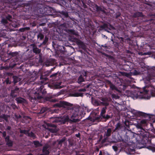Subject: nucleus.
<instances>
[{
  "instance_id": "obj_1",
  "label": "nucleus",
  "mask_w": 155,
  "mask_h": 155,
  "mask_svg": "<svg viewBox=\"0 0 155 155\" xmlns=\"http://www.w3.org/2000/svg\"><path fill=\"white\" fill-rule=\"evenodd\" d=\"M53 106L56 107H62L67 110L72 109L73 113L70 118L66 117L63 121V124H68V122L70 123L78 122L84 117L85 111L89 112L91 111L87 106H85L84 104L81 107L77 105L73 106L72 104L64 101L54 104Z\"/></svg>"
},
{
  "instance_id": "obj_2",
  "label": "nucleus",
  "mask_w": 155,
  "mask_h": 155,
  "mask_svg": "<svg viewBox=\"0 0 155 155\" xmlns=\"http://www.w3.org/2000/svg\"><path fill=\"white\" fill-rule=\"evenodd\" d=\"M136 142L139 144L147 146L151 143V138L149 137V134L148 132L142 129L137 134L134 135Z\"/></svg>"
},
{
  "instance_id": "obj_3",
  "label": "nucleus",
  "mask_w": 155,
  "mask_h": 155,
  "mask_svg": "<svg viewBox=\"0 0 155 155\" xmlns=\"http://www.w3.org/2000/svg\"><path fill=\"white\" fill-rule=\"evenodd\" d=\"M70 3L67 2L64 0H61L59 2V4L61 6L67 9L70 6L71 8L74 7L75 5L77 6L84 8H87V6L84 1L80 0H71Z\"/></svg>"
},
{
  "instance_id": "obj_4",
  "label": "nucleus",
  "mask_w": 155,
  "mask_h": 155,
  "mask_svg": "<svg viewBox=\"0 0 155 155\" xmlns=\"http://www.w3.org/2000/svg\"><path fill=\"white\" fill-rule=\"evenodd\" d=\"M45 0H31V9L34 12V13L37 14L36 13H43V9H45Z\"/></svg>"
},
{
  "instance_id": "obj_5",
  "label": "nucleus",
  "mask_w": 155,
  "mask_h": 155,
  "mask_svg": "<svg viewBox=\"0 0 155 155\" xmlns=\"http://www.w3.org/2000/svg\"><path fill=\"white\" fill-rule=\"evenodd\" d=\"M103 102V104L105 106L102 108L100 114V116L97 117L96 119L98 121H101L102 119H104V121L105 122L107 120L110 118V115L107 114H105L106 112L107 109L106 106L109 105V100L107 98H103L101 100Z\"/></svg>"
},
{
  "instance_id": "obj_6",
  "label": "nucleus",
  "mask_w": 155,
  "mask_h": 155,
  "mask_svg": "<svg viewBox=\"0 0 155 155\" xmlns=\"http://www.w3.org/2000/svg\"><path fill=\"white\" fill-rule=\"evenodd\" d=\"M135 113L139 116H143V117L147 118L148 120H153V123L155 122V115L147 114L138 111H135Z\"/></svg>"
},
{
  "instance_id": "obj_7",
  "label": "nucleus",
  "mask_w": 155,
  "mask_h": 155,
  "mask_svg": "<svg viewBox=\"0 0 155 155\" xmlns=\"http://www.w3.org/2000/svg\"><path fill=\"white\" fill-rule=\"evenodd\" d=\"M0 134H2V137L4 138L6 145L8 147H12L13 145V142L11 139H10V137L9 135L6 136V132L5 131L2 132L0 131Z\"/></svg>"
},
{
  "instance_id": "obj_8",
  "label": "nucleus",
  "mask_w": 155,
  "mask_h": 155,
  "mask_svg": "<svg viewBox=\"0 0 155 155\" xmlns=\"http://www.w3.org/2000/svg\"><path fill=\"white\" fill-rule=\"evenodd\" d=\"M42 93L40 91H35L29 96V100L31 101L34 100H40L42 98Z\"/></svg>"
},
{
  "instance_id": "obj_9",
  "label": "nucleus",
  "mask_w": 155,
  "mask_h": 155,
  "mask_svg": "<svg viewBox=\"0 0 155 155\" xmlns=\"http://www.w3.org/2000/svg\"><path fill=\"white\" fill-rule=\"evenodd\" d=\"M47 129L52 133H56L58 131L57 129V125L56 124L51 123H47Z\"/></svg>"
},
{
  "instance_id": "obj_10",
  "label": "nucleus",
  "mask_w": 155,
  "mask_h": 155,
  "mask_svg": "<svg viewBox=\"0 0 155 155\" xmlns=\"http://www.w3.org/2000/svg\"><path fill=\"white\" fill-rule=\"evenodd\" d=\"M20 89L17 86L15 87L11 90V96L13 98H14L18 96L19 95Z\"/></svg>"
},
{
  "instance_id": "obj_11",
  "label": "nucleus",
  "mask_w": 155,
  "mask_h": 155,
  "mask_svg": "<svg viewBox=\"0 0 155 155\" xmlns=\"http://www.w3.org/2000/svg\"><path fill=\"white\" fill-rule=\"evenodd\" d=\"M30 48L32 49L33 52L36 54H38L41 53V50L37 47V46L35 43L31 44L30 45Z\"/></svg>"
},
{
  "instance_id": "obj_12",
  "label": "nucleus",
  "mask_w": 155,
  "mask_h": 155,
  "mask_svg": "<svg viewBox=\"0 0 155 155\" xmlns=\"http://www.w3.org/2000/svg\"><path fill=\"white\" fill-rule=\"evenodd\" d=\"M86 91V89L85 88H80L78 90V92L74 93L73 94V96L74 97H83V94L81 92H84Z\"/></svg>"
},
{
  "instance_id": "obj_13",
  "label": "nucleus",
  "mask_w": 155,
  "mask_h": 155,
  "mask_svg": "<svg viewBox=\"0 0 155 155\" xmlns=\"http://www.w3.org/2000/svg\"><path fill=\"white\" fill-rule=\"evenodd\" d=\"M76 43L80 48L84 50L86 49V46L84 42L80 40L77 39L76 40Z\"/></svg>"
},
{
  "instance_id": "obj_14",
  "label": "nucleus",
  "mask_w": 155,
  "mask_h": 155,
  "mask_svg": "<svg viewBox=\"0 0 155 155\" xmlns=\"http://www.w3.org/2000/svg\"><path fill=\"white\" fill-rule=\"evenodd\" d=\"M106 83L109 85L110 88L112 90H115L119 92V91L114 85L109 80L106 81Z\"/></svg>"
},
{
  "instance_id": "obj_15",
  "label": "nucleus",
  "mask_w": 155,
  "mask_h": 155,
  "mask_svg": "<svg viewBox=\"0 0 155 155\" xmlns=\"http://www.w3.org/2000/svg\"><path fill=\"white\" fill-rule=\"evenodd\" d=\"M8 116L0 113V122H2L5 120L6 122L8 121Z\"/></svg>"
},
{
  "instance_id": "obj_16",
  "label": "nucleus",
  "mask_w": 155,
  "mask_h": 155,
  "mask_svg": "<svg viewBox=\"0 0 155 155\" xmlns=\"http://www.w3.org/2000/svg\"><path fill=\"white\" fill-rule=\"evenodd\" d=\"M49 147V146L48 144L45 145L44 146L42 150L43 153L47 155H48L50 153L48 149Z\"/></svg>"
},
{
  "instance_id": "obj_17",
  "label": "nucleus",
  "mask_w": 155,
  "mask_h": 155,
  "mask_svg": "<svg viewBox=\"0 0 155 155\" xmlns=\"http://www.w3.org/2000/svg\"><path fill=\"white\" fill-rule=\"evenodd\" d=\"M112 133L111 128H108L106 131H105L104 137H106L109 138L111 136Z\"/></svg>"
},
{
  "instance_id": "obj_18",
  "label": "nucleus",
  "mask_w": 155,
  "mask_h": 155,
  "mask_svg": "<svg viewBox=\"0 0 155 155\" xmlns=\"http://www.w3.org/2000/svg\"><path fill=\"white\" fill-rule=\"evenodd\" d=\"M115 128L113 132H118L121 130L124 127L121 125L120 123H117L115 125Z\"/></svg>"
},
{
  "instance_id": "obj_19",
  "label": "nucleus",
  "mask_w": 155,
  "mask_h": 155,
  "mask_svg": "<svg viewBox=\"0 0 155 155\" xmlns=\"http://www.w3.org/2000/svg\"><path fill=\"white\" fill-rule=\"evenodd\" d=\"M108 137H104V138L102 140L101 142L100 145L101 147H104L107 146L108 145V144L105 143V142L108 140Z\"/></svg>"
},
{
  "instance_id": "obj_20",
  "label": "nucleus",
  "mask_w": 155,
  "mask_h": 155,
  "mask_svg": "<svg viewBox=\"0 0 155 155\" xmlns=\"http://www.w3.org/2000/svg\"><path fill=\"white\" fill-rule=\"evenodd\" d=\"M15 100L18 104H24L26 102V100L21 97H17L15 99Z\"/></svg>"
},
{
  "instance_id": "obj_21",
  "label": "nucleus",
  "mask_w": 155,
  "mask_h": 155,
  "mask_svg": "<svg viewBox=\"0 0 155 155\" xmlns=\"http://www.w3.org/2000/svg\"><path fill=\"white\" fill-rule=\"evenodd\" d=\"M45 100L46 101L53 103L56 102L57 101L56 99L53 98L51 96L46 97L45 98Z\"/></svg>"
},
{
  "instance_id": "obj_22",
  "label": "nucleus",
  "mask_w": 155,
  "mask_h": 155,
  "mask_svg": "<svg viewBox=\"0 0 155 155\" xmlns=\"http://www.w3.org/2000/svg\"><path fill=\"white\" fill-rule=\"evenodd\" d=\"M94 9L97 12H104V10L100 6H98L97 5H95L94 7Z\"/></svg>"
},
{
  "instance_id": "obj_23",
  "label": "nucleus",
  "mask_w": 155,
  "mask_h": 155,
  "mask_svg": "<svg viewBox=\"0 0 155 155\" xmlns=\"http://www.w3.org/2000/svg\"><path fill=\"white\" fill-rule=\"evenodd\" d=\"M142 93V92H140L138 91H136L134 94V97L136 98H143V97H140V94Z\"/></svg>"
},
{
  "instance_id": "obj_24",
  "label": "nucleus",
  "mask_w": 155,
  "mask_h": 155,
  "mask_svg": "<svg viewBox=\"0 0 155 155\" xmlns=\"http://www.w3.org/2000/svg\"><path fill=\"white\" fill-rule=\"evenodd\" d=\"M7 54L8 56L11 58L12 57H16L18 54V53L17 51L12 52L10 51L9 52L7 53Z\"/></svg>"
},
{
  "instance_id": "obj_25",
  "label": "nucleus",
  "mask_w": 155,
  "mask_h": 155,
  "mask_svg": "<svg viewBox=\"0 0 155 155\" xmlns=\"http://www.w3.org/2000/svg\"><path fill=\"white\" fill-rule=\"evenodd\" d=\"M133 16L135 18L143 17V15L142 12H137L134 13Z\"/></svg>"
},
{
  "instance_id": "obj_26",
  "label": "nucleus",
  "mask_w": 155,
  "mask_h": 155,
  "mask_svg": "<svg viewBox=\"0 0 155 155\" xmlns=\"http://www.w3.org/2000/svg\"><path fill=\"white\" fill-rule=\"evenodd\" d=\"M48 37L45 36L43 42L38 46L39 47H41L43 45H45L48 41Z\"/></svg>"
},
{
  "instance_id": "obj_27",
  "label": "nucleus",
  "mask_w": 155,
  "mask_h": 155,
  "mask_svg": "<svg viewBox=\"0 0 155 155\" xmlns=\"http://www.w3.org/2000/svg\"><path fill=\"white\" fill-rule=\"evenodd\" d=\"M61 15V16L62 17V18H67L69 17L68 13L66 12L62 11L60 13Z\"/></svg>"
},
{
  "instance_id": "obj_28",
  "label": "nucleus",
  "mask_w": 155,
  "mask_h": 155,
  "mask_svg": "<svg viewBox=\"0 0 155 155\" xmlns=\"http://www.w3.org/2000/svg\"><path fill=\"white\" fill-rule=\"evenodd\" d=\"M136 111V110H134V111H133V112L134 114L136 115V116H137V117H143L144 118V117H142V116H139L138 115H137L135 113V111ZM145 118V117H144ZM145 118L146 119V120H141L140 121V122L142 124H146L147 123V121H146V120H152V121L153 122V120H150V119H147V118Z\"/></svg>"
},
{
  "instance_id": "obj_29",
  "label": "nucleus",
  "mask_w": 155,
  "mask_h": 155,
  "mask_svg": "<svg viewBox=\"0 0 155 155\" xmlns=\"http://www.w3.org/2000/svg\"><path fill=\"white\" fill-rule=\"evenodd\" d=\"M12 79L14 84L17 83L21 80L18 77L14 75L12 77Z\"/></svg>"
},
{
  "instance_id": "obj_30",
  "label": "nucleus",
  "mask_w": 155,
  "mask_h": 155,
  "mask_svg": "<svg viewBox=\"0 0 155 155\" xmlns=\"http://www.w3.org/2000/svg\"><path fill=\"white\" fill-rule=\"evenodd\" d=\"M85 81L84 78L82 75L81 74L78 77L77 82L78 83H81Z\"/></svg>"
},
{
  "instance_id": "obj_31",
  "label": "nucleus",
  "mask_w": 155,
  "mask_h": 155,
  "mask_svg": "<svg viewBox=\"0 0 155 155\" xmlns=\"http://www.w3.org/2000/svg\"><path fill=\"white\" fill-rule=\"evenodd\" d=\"M44 35L41 33H39L37 35L38 39L39 41H42L44 39Z\"/></svg>"
},
{
  "instance_id": "obj_32",
  "label": "nucleus",
  "mask_w": 155,
  "mask_h": 155,
  "mask_svg": "<svg viewBox=\"0 0 155 155\" xmlns=\"http://www.w3.org/2000/svg\"><path fill=\"white\" fill-rule=\"evenodd\" d=\"M50 121L53 123H58L60 122V120L58 118L51 117L50 118Z\"/></svg>"
},
{
  "instance_id": "obj_33",
  "label": "nucleus",
  "mask_w": 155,
  "mask_h": 155,
  "mask_svg": "<svg viewBox=\"0 0 155 155\" xmlns=\"http://www.w3.org/2000/svg\"><path fill=\"white\" fill-rule=\"evenodd\" d=\"M27 135L28 136L32 137L34 139H35L36 137L35 134L32 131L30 133L29 130H28Z\"/></svg>"
},
{
  "instance_id": "obj_34",
  "label": "nucleus",
  "mask_w": 155,
  "mask_h": 155,
  "mask_svg": "<svg viewBox=\"0 0 155 155\" xmlns=\"http://www.w3.org/2000/svg\"><path fill=\"white\" fill-rule=\"evenodd\" d=\"M124 125L127 127H129V125L130 123V122L127 119H125L124 121H123Z\"/></svg>"
},
{
  "instance_id": "obj_35",
  "label": "nucleus",
  "mask_w": 155,
  "mask_h": 155,
  "mask_svg": "<svg viewBox=\"0 0 155 155\" xmlns=\"http://www.w3.org/2000/svg\"><path fill=\"white\" fill-rule=\"evenodd\" d=\"M28 55L27 57V59L28 60H31L34 57V55L32 54V52L31 51H29L28 54Z\"/></svg>"
},
{
  "instance_id": "obj_36",
  "label": "nucleus",
  "mask_w": 155,
  "mask_h": 155,
  "mask_svg": "<svg viewBox=\"0 0 155 155\" xmlns=\"http://www.w3.org/2000/svg\"><path fill=\"white\" fill-rule=\"evenodd\" d=\"M1 22L4 25H5L8 24V22L7 20L5 18H2Z\"/></svg>"
},
{
  "instance_id": "obj_37",
  "label": "nucleus",
  "mask_w": 155,
  "mask_h": 155,
  "mask_svg": "<svg viewBox=\"0 0 155 155\" xmlns=\"http://www.w3.org/2000/svg\"><path fill=\"white\" fill-rule=\"evenodd\" d=\"M30 29V28L29 27H25L20 28L19 29V31L20 32H23L26 31Z\"/></svg>"
},
{
  "instance_id": "obj_38",
  "label": "nucleus",
  "mask_w": 155,
  "mask_h": 155,
  "mask_svg": "<svg viewBox=\"0 0 155 155\" xmlns=\"http://www.w3.org/2000/svg\"><path fill=\"white\" fill-rule=\"evenodd\" d=\"M60 49V51L61 53L64 54L65 52H67V50L65 47L64 46H61Z\"/></svg>"
},
{
  "instance_id": "obj_39",
  "label": "nucleus",
  "mask_w": 155,
  "mask_h": 155,
  "mask_svg": "<svg viewBox=\"0 0 155 155\" xmlns=\"http://www.w3.org/2000/svg\"><path fill=\"white\" fill-rule=\"evenodd\" d=\"M33 142L36 147H38L41 146V144L38 141H34Z\"/></svg>"
},
{
  "instance_id": "obj_40",
  "label": "nucleus",
  "mask_w": 155,
  "mask_h": 155,
  "mask_svg": "<svg viewBox=\"0 0 155 155\" xmlns=\"http://www.w3.org/2000/svg\"><path fill=\"white\" fill-rule=\"evenodd\" d=\"M8 68V66L7 65H5V66H3V65L1 64V66L0 67V70H2L4 69H7Z\"/></svg>"
},
{
  "instance_id": "obj_41",
  "label": "nucleus",
  "mask_w": 155,
  "mask_h": 155,
  "mask_svg": "<svg viewBox=\"0 0 155 155\" xmlns=\"http://www.w3.org/2000/svg\"><path fill=\"white\" fill-rule=\"evenodd\" d=\"M28 130H20V132L21 133L23 134L27 135Z\"/></svg>"
},
{
  "instance_id": "obj_42",
  "label": "nucleus",
  "mask_w": 155,
  "mask_h": 155,
  "mask_svg": "<svg viewBox=\"0 0 155 155\" xmlns=\"http://www.w3.org/2000/svg\"><path fill=\"white\" fill-rule=\"evenodd\" d=\"M5 18L7 21H12V17L10 15H8L7 16H6Z\"/></svg>"
},
{
  "instance_id": "obj_43",
  "label": "nucleus",
  "mask_w": 155,
  "mask_h": 155,
  "mask_svg": "<svg viewBox=\"0 0 155 155\" xmlns=\"http://www.w3.org/2000/svg\"><path fill=\"white\" fill-rule=\"evenodd\" d=\"M107 27V25L106 24H104L100 26V28L102 29H106Z\"/></svg>"
},
{
  "instance_id": "obj_44",
  "label": "nucleus",
  "mask_w": 155,
  "mask_h": 155,
  "mask_svg": "<svg viewBox=\"0 0 155 155\" xmlns=\"http://www.w3.org/2000/svg\"><path fill=\"white\" fill-rule=\"evenodd\" d=\"M60 84V83L59 84H55L54 85V86L56 89L61 88L63 87L61 86Z\"/></svg>"
},
{
  "instance_id": "obj_45",
  "label": "nucleus",
  "mask_w": 155,
  "mask_h": 155,
  "mask_svg": "<svg viewBox=\"0 0 155 155\" xmlns=\"http://www.w3.org/2000/svg\"><path fill=\"white\" fill-rule=\"evenodd\" d=\"M16 64L14 62L13 63H11L9 64V67L10 68H13L16 65Z\"/></svg>"
},
{
  "instance_id": "obj_46",
  "label": "nucleus",
  "mask_w": 155,
  "mask_h": 155,
  "mask_svg": "<svg viewBox=\"0 0 155 155\" xmlns=\"http://www.w3.org/2000/svg\"><path fill=\"white\" fill-rule=\"evenodd\" d=\"M70 34L73 35H76L75 31L73 29H70L68 30Z\"/></svg>"
},
{
  "instance_id": "obj_47",
  "label": "nucleus",
  "mask_w": 155,
  "mask_h": 155,
  "mask_svg": "<svg viewBox=\"0 0 155 155\" xmlns=\"http://www.w3.org/2000/svg\"><path fill=\"white\" fill-rule=\"evenodd\" d=\"M111 97L113 98H114L116 99H119V97L118 96L114 94H112L111 95Z\"/></svg>"
},
{
  "instance_id": "obj_48",
  "label": "nucleus",
  "mask_w": 155,
  "mask_h": 155,
  "mask_svg": "<svg viewBox=\"0 0 155 155\" xmlns=\"http://www.w3.org/2000/svg\"><path fill=\"white\" fill-rule=\"evenodd\" d=\"M46 110V109L45 108V107H43L41 109L40 113L41 114L43 113H44Z\"/></svg>"
},
{
  "instance_id": "obj_49",
  "label": "nucleus",
  "mask_w": 155,
  "mask_h": 155,
  "mask_svg": "<svg viewBox=\"0 0 155 155\" xmlns=\"http://www.w3.org/2000/svg\"><path fill=\"white\" fill-rule=\"evenodd\" d=\"M65 141V139L63 138H62L61 140H60L58 142V144L59 145H61L62 143L64 142Z\"/></svg>"
},
{
  "instance_id": "obj_50",
  "label": "nucleus",
  "mask_w": 155,
  "mask_h": 155,
  "mask_svg": "<svg viewBox=\"0 0 155 155\" xmlns=\"http://www.w3.org/2000/svg\"><path fill=\"white\" fill-rule=\"evenodd\" d=\"M5 82L7 84H10L11 83L8 78L6 79L5 81Z\"/></svg>"
},
{
  "instance_id": "obj_51",
  "label": "nucleus",
  "mask_w": 155,
  "mask_h": 155,
  "mask_svg": "<svg viewBox=\"0 0 155 155\" xmlns=\"http://www.w3.org/2000/svg\"><path fill=\"white\" fill-rule=\"evenodd\" d=\"M12 25L13 27L15 28H17L19 26V25L15 24V23H13Z\"/></svg>"
},
{
  "instance_id": "obj_52",
  "label": "nucleus",
  "mask_w": 155,
  "mask_h": 155,
  "mask_svg": "<svg viewBox=\"0 0 155 155\" xmlns=\"http://www.w3.org/2000/svg\"><path fill=\"white\" fill-rule=\"evenodd\" d=\"M58 75V72L53 74L50 75V77L52 78L53 77H55Z\"/></svg>"
},
{
  "instance_id": "obj_53",
  "label": "nucleus",
  "mask_w": 155,
  "mask_h": 155,
  "mask_svg": "<svg viewBox=\"0 0 155 155\" xmlns=\"http://www.w3.org/2000/svg\"><path fill=\"white\" fill-rule=\"evenodd\" d=\"M134 74L135 75H139L140 73L139 72H138V71H137L136 70H135L134 71Z\"/></svg>"
},
{
  "instance_id": "obj_54",
  "label": "nucleus",
  "mask_w": 155,
  "mask_h": 155,
  "mask_svg": "<svg viewBox=\"0 0 155 155\" xmlns=\"http://www.w3.org/2000/svg\"><path fill=\"white\" fill-rule=\"evenodd\" d=\"M113 149V150L115 151H117L118 148L116 146H113L112 147Z\"/></svg>"
},
{
  "instance_id": "obj_55",
  "label": "nucleus",
  "mask_w": 155,
  "mask_h": 155,
  "mask_svg": "<svg viewBox=\"0 0 155 155\" xmlns=\"http://www.w3.org/2000/svg\"><path fill=\"white\" fill-rule=\"evenodd\" d=\"M146 87H143V91L146 94H147L148 92V91L146 90Z\"/></svg>"
},
{
  "instance_id": "obj_56",
  "label": "nucleus",
  "mask_w": 155,
  "mask_h": 155,
  "mask_svg": "<svg viewBox=\"0 0 155 155\" xmlns=\"http://www.w3.org/2000/svg\"><path fill=\"white\" fill-rule=\"evenodd\" d=\"M40 79H44V80L45 81H46L47 80V78L46 77H45L44 78H43L42 75H41V77H40Z\"/></svg>"
},
{
  "instance_id": "obj_57",
  "label": "nucleus",
  "mask_w": 155,
  "mask_h": 155,
  "mask_svg": "<svg viewBox=\"0 0 155 155\" xmlns=\"http://www.w3.org/2000/svg\"><path fill=\"white\" fill-rule=\"evenodd\" d=\"M150 147V149H151L153 151H155V147H151L149 146Z\"/></svg>"
},
{
  "instance_id": "obj_58",
  "label": "nucleus",
  "mask_w": 155,
  "mask_h": 155,
  "mask_svg": "<svg viewBox=\"0 0 155 155\" xmlns=\"http://www.w3.org/2000/svg\"><path fill=\"white\" fill-rule=\"evenodd\" d=\"M123 86V89L124 90H125V89H126L127 87V84H125Z\"/></svg>"
},
{
  "instance_id": "obj_59",
  "label": "nucleus",
  "mask_w": 155,
  "mask_h": 155,
  "mask_svg": "<svg viewBox=\"0 0 155 155\" xmlns=\"http://www.w3.org/2000/svg\"><path fill=\"white\" fill-rule=\"evenodd\" d=\"M94 104L96 105L97 106H98L99 105V104L98 102L97 101H95L94 102Z\"/></svg>"
},
{
  "instance_id": "obj_60",
  "label": "nucleus",
  "mask_w": 155,
  "mask_h": 155,
  "mask_svg": "<svg viewBox=\"0 0 155 155\" xmlns=\"http://www.w3.org/2000/svg\"><path fill=\"white\" fill-rule=\"evenodd\" d=\"M80 136L81 134L80 133H78V134H75V136L78 138H80Z\"/></svg>"
},
{
  "instance_id": "obj_61",
  "label": "nucleus",
  "mask_w": 155,
  "mask_h": 155,
  "mask_svg": "<svg viewBox=\"0 0 155 155\" xmlns=\"http://www.w3.org/2000/svg\"><path fill=\"white\" fill-rule=\"evenodd\" d=\"M150 131L155 134V129L153 128L150 130Z\"/></svg>"
},
{
  "instance_id": "obj_62",
  "label": "nucleus",
  "mask_w": 155,
  "mask_h": 155,
  "mask_svg": "<svg viewBox=\"0 0 155 155\" xmlns=\"http://www.w3.org/2000/svg\"><path fill=\"white\" fill-rule=\"evenodd\" d=\"M12 107L14 109H15L17 107L14 104L12 105Z\"/></svg>"
},
{
  "instance_id": "obj_63",
  "label": "nucleus",
  "mask_w": 155,
  "mask_h": 155,
  "mask_svg": "<svg viewBox=\"0 0 155 155\" xmlns=\"http://www.w3.org/2000/svg\"><path fill=\"white\" fill-rule=\"evenodd\" d=\"M126 53L127 54H131V52L130 51V50H127L126 51Z\"/></svg>"
},
{
  "instance_id": "obj_64",
  "label": "nucleus",
  "mask_w": 155,
  "mask_h": 155,
  "mask_svg": "<svg viewBox=\"0 0 155 155\" xmlns=\"http://www.w3.org/2000/svg\"><path fill=\"white\" fill-rule=\"evenodd\" d=\"M46 25L45 23H42L39 24V25L41 26H44Z\"/></svg>"
}]
</instances>
